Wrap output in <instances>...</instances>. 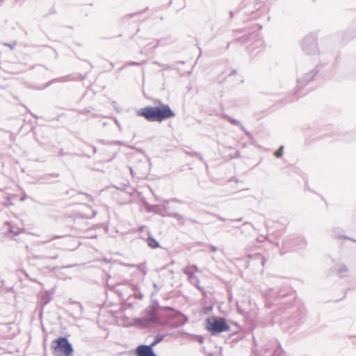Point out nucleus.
Returning a JSON list of instances; mask_svg holds the SVG:
<instances>
[{"mask_svg": "<svg viewBox=\"0 0 356 356\" xmlns=\"http://www.w3.org/2000/svg\"><path fill=\"white\" fill-rule=\"evenodd\" d=\"M137 115L144 118L149 122H161L173 118L175 113L169 105L161 104L159 106H146L137 111Z\"/></svg>", "mask_w": 356, "mask_h": 356, "instance_id": "1", "label": "nucleus"}, {"mask_svg": "<svg viewBox=\"0 0 356 356\" xmlns=\"http://www.w3.org/2000/svg\"><path fill=\"white\" fill-rule=\"evenodd\" d=\"M54 356H71L74 352L72 345L66 337H58L51 341Z\"/></svg>", "mask_w": 356, "mask_h": 356, "instance_id": "2", "label": "nucleus"}, {"mask_svg": "<svg viewBox=\"0 0 356 356\" xmlns=\"http://www.w3.org/2000/svg\"><path fill=\"white\" fill-rule=\"evenodd\" d=\"M206 329L212 334L228 331L229 326L222 318L210 317L206 321Z\"/></svg>", "mask_w": 356, "mask_h": 356, "instance_id": "3", "label": "nucleus"}, {"mask_svg": "<svg viewBox=\"0 0 356 356\" xmlns=\"http://www.w3.org/2000/svg\"><path fill=\"white\" fill-rule=\"evenodd\" d=\"M158 343V341L153 342L150 346L140 345L137 347L136 353L137 356H156L152 348Z\"/></svg>", "mask_w": 356, "mask_h": 356, "instance_id": "4", "label": "nucleus"}, {"mask_svg": "<svg viewBox=\"0 0 356 356\" xmlns=\"http://www.w3.org/2000/svg\"><path fill=\"white\" fill-rule=\"evenodd\" d=\"M283 154V147H280L278 150H277L275 153V156L278 158L282 156Z\"/></svg>", "mask_w": 356, "mask_h": 356, "instance_id": "5", "label": "nucleus"}]
</instances>
